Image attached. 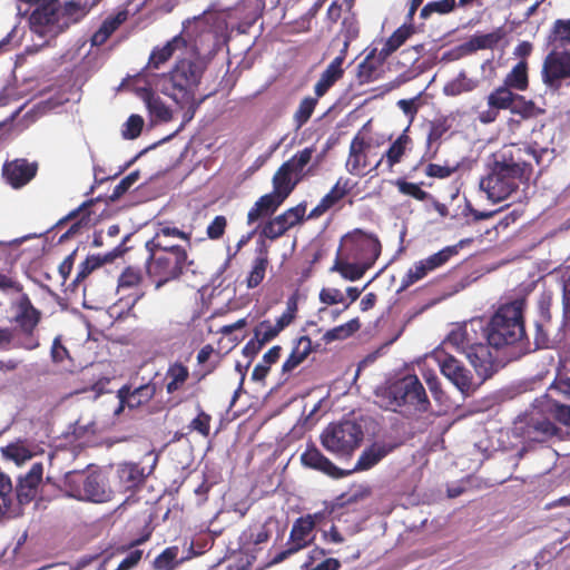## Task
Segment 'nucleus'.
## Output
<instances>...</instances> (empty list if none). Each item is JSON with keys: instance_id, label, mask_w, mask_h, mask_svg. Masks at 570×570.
Masks as SVG:
<instances>
[{"instance_id": "obj_1", "label": "nucleus", "mask_w": 570, "mask_h": 570, "mask_svg": "<svg viewBox=\"0 0 570 570\" xmlns=\"http://www.w3.org/2000/svg\"><path fill=\"white\" fill-rule=\"evenodd\" d=\"M548 148L537 142L510 144L493 155L488 174L481 178L480 188L494 203L515 193L520 185L529 183L534 165L541 166Z\"/></svg>"}, {"instance_id": "obj_2", "label": "nucleus", "mask_w": 570, "mask_h": 570, "mask_svg": "<svg viewBox=\"0 0 570 570\" xmlns=\"http://www.w3.org/2000/svg\"><path fill=\"white\" fill-rule=\"evenodd\" d=\"M375 403L404 416L425 413L431 402L420 379L407 374L375 390Z\"/></svg>"}, {"instance_id": "obj_3", "label": "nucleus", "mask_w": 570, "mask_h": 570, "mask_svg": "<svg viewBox=\"0 0 570 570\" xmlns=\"http://www.w3.org/2000/svg\"><path fill=\"white\" fill-rule=\"evenodd\" d=\"M12 311L11 323L16 327H0V351L37 350L40 346L37 328L42 320L41 311L32 304L27 293L12 303Z\"/></svg>"}, {"instance_id": "obj_4", "label": "nucleus", "mask_w": 570, "mask_h": 570, "mask_svg": "<svg viewBox=\"0 0 570 570\" xmlns=\"http://www.w3.org/2000/svg\"><path fill=\"white\" fill-rule=\"evenodd\" d=\"M443 345H450L466 355L475 372L483 380L494 373L495 356L488 343L487 327L481 322H470L452 330Z\"/></svg>"}, {"instance_id": "obj_5", "label": "nucleus", "mask_w": 570, "mask_h": 570, "mask_svg": "<svg viewBox=\"0 0 570 570\" xmlns=\"http://www.w3.org/2000/svg\"><path fill=\"white\" fill-rule=\"evenodd\" d=\"M205 67L197 60L180 59L160 80V91L180 108L195 109L196 91Z\"/></svg>"}, {"instance_id": "obj_6", "label": "nucleus", "mask_w": 570, "mask_h": 570, "mask_svg": "<svg viewBox=\"0 0 570 570\" xmlns=\"http://www.w3.org/2000/svg\"><path fill=\"white\" fill-rule=\"evenodd\" d=\"M523 308V299H515L498 308L485 326L488 343L493 348L513 345L525 336Z\"/></svg>"}, {"instance_id": "obj_7", "label": "nucleus", "mask_w": 570, "mask_h": 570, "mask_svg": "<svg viewBox=\"0 0 570 570\" xmlns=\"http://www.w3.org/2000/svg\"><path fill=\"white\" fill-rule=\"evenodd\" d=\"M512 435L520 439L523 446L517 456L522 459L532 444L546 443L557 436L561 429L558 428L540 409L532 407L518 415L512 425Z\"/></svg>"}, {"instance_id": "obj_8", "label": "nucleus", "mask_w": 570, "mask_h": 570, "mask_svg": "<svg viewBox=\"0 0 570 570\" xmlns=\"http://www.w3.org/2000/svg\"><path fill=\"white\" fill-rule=\"evenodd\" d=\"M323 448L341 459H351L364 440L361 424L352 420L328 424L320 435Z\"/></svg>"}, {"instance_id": "obj_9", "label": "nucleus", "mask_w": 570, "mask_h": 570, "mask_svg": "<svg viewBox=\"0 0 570 570\" xmlns=\"http://www.w3.org/2000/svg\"><path fill=\"white\" fill-rule=\"evenodd\" d=\"M193 263L188 257L187 249L153 253L146 261V274L155 289H160L166 284L178 281Z\"/></svg>"}, {"instance_id": "obj_10", "label": "nucleus", "mask_w": 570, "mask_h": 570, "mask_svg": "<svg viewBox=\"0 0 570 570\" xmlns=\"http://www.w3.org/2000/svg\"><path fill=\"white\" fill-rule=\"evenodd\" d=\"M66 484L70 489V495L96 503L107 502L111 499V490L107 487L104 475L92 471L87 474L82 472H68Z\"/></svg>"}, {"instance_id": "obj_11", "label": "nucleus", "mask_w": 570, "mask_h": 570, "mask_svg": "<svg viewBox=\"0 0 570 570\" xmlns=\"http://www.w3.org/2000/svg\"><path fill=\"white\" fill-rule=\"evenodd\" d=\"M430 357L438 364L441 374L448 379L462 394L474 391L473 375L463 363L449 353L444 346L434 348Z\"/></svg>"}, {"instance_id": "obj_12", "label": "nucleus", "mask_w": 570, "mask_h": 570, "mask_svg": "<svg viewBox=\"0 0 570 570\" xmlns=\"http://www.w3.org/2000/svg\"><path fill=\"white\" fill-rule=\"evenodd\" d=\"M541 79L552 91L570 85V52L549 49L542 62Z\"/></svg>"}, {"instance_id": "obj_13", "label": "nucleus", "mask_w": 570, "mask_h": 570, "mask_svg": "<svg viewBox=\"0 0 570 570\" xmlns=\"http://www.w3.org/2000/svg\"><path fill=\"white\" fill-rule=\"evenodd\" d=\"M345 247L348 250L347 258L360 261L372 267L382 252V245L377 236L362 229H355L345 236Z\"/></svg>"}, {"instance_id": "obj_14", "label": "nucleus", "mask_w": 570, "mask_h": 570, "mask_svg": "<svg viewBox=\"0 0 570 570\" xmlns=\"http://www.w3.org/2000/svg\"><path fill=\"white\" fill-rule=\"evenodd\" d=\"M30 29L41 37L56 36L60 30L59 0H47L36 7L29 17Z\"/></svg>"}, {"instance_id": "obj_15", "label": "nucleus", "mask_w": 570, "mask_h": 570, "mask_svg": "<svg viewBox=\"0 0 570 570\" xmlns=\"http://www.w3.org/2000/svg\"><path fill=\"white\" fill-rule=\"evenodd\" d=\"M297 298L295 295L291 296L286 302V309L283 314L277 317L275 323H272L269 320L261 321L253 330V336L262 343V345H266L276 338L279 333L289 326L297 314Z\"/></svg>"}, {"instance_id": "obj_16", "label": "nucleus", "mask_w": 570, "mask_h": 570, "mask_svg": "<svg viewBox=\"0 0 570 570\" xmlns=\"http://www.w3.org/2000/svg\"><path fill=\"white\" fill-rule=\"evenodd\" d=\"M144 281L139 268L128 266L118 277L117 294L120 295L119 303L130 311L144 296L145 292L140 287Z\"/></svg>"}, {"instance_id": "obj_17", "label": "nucleus", "mask_w": 570, "mask_h": 570, "mask_svg": "<svg viewBox=\"0 0 570 570\" xmlns=\"http://www.w3.org/2000/svg\"><path fill=\"white\" fill-rule=\"evenodd\" d=\"M306 213V203H299L298 205L286 209L281 215L268 219L261 230V235L275 240L282 237L292 227L301 224L304 220Z\"/></svg>"}, {"instance_id": "obj_18", "label": "nucleus", "mask_w": 570, "mask_h": 570, "mask_svg": "<svg viewBox=\"0 0 570 570\" xmlns=\"http://www.w3.org/2000/svg\"><path fill=\"white\" fill-rule=\"evenodd\" d=\"M43 465L40 462L33 463L30 470L18 478L13 494L14 507L22 513V508L32 502L39 492L42 482Z\"/></svg>"}, {"instance_id": "obj_19", "label": "nucleus", "mask_w": 570, "mask_h": 570, "mask_svg": "<svg viewBox=\"0 0 570 570\" xmlns=\"http://www.w3.org/2000/svg\"><path fill=\"white\" fill-rule=\"evenodd\" d=\"M301 463L307 469L315 470L336 480L351 475V471H345L335 465L314 443L306 445V449L301 454Z\"/></svg>"}, {"instance_id": "obj_20", "label": "nucleus", "mask_w": 570, "mask_h": 570, "mask_svg": "<svg viewBox=\"0 0 570 570\" xmlns=\"http://www.w3.org/2000/svg\"><path fill=\"white\" fill-rule=\"evenodd\" d=\"M515 94L517 92L511 91L503 85L495 87L487 96L488 108L479 114V120L482 124H491L498 119L501 110L510 111L515 99Z\"/></svg>"}, {"instance_id": "obj_21", "label": "nucleus", "mask_w": 570, "mask_h": 570, "mask_svg": "<svg viewBox=\"0 0 570 570\" xmlns=\"http://www.w3.org/2000/svg\"><path fill=\"white\" fill-rule=\"evenodd\" d=\"M94 205V200L89 199L83 202L78 208L71 210L68 215L60 218L55 228H61L67 223H71L70 227L60 236L59 243H62L75 235L80 234L82 229L88 228L91 223L90 207Z\"/></svg>"}, {"instance_id": "obj_22", "label": "nucleus", "mask_w": 570, "mask_h": 570, "mask_svg": "<svg viewBox=\"0 0 570 570\" xmlns=\"http://www.w3.org/2000/svg\"><path fill=\"white\" fill-rule=\"evenodd\" d=\"M37 171L38 165L36 163H29L23 158L7 161L2 168L3 178L16 189L23 187L32 180Z\"/></svg>"}, {"instance_id": "obj_23", "label": "nucleus", "mask_w": 570, "mask_h": 570, "mask_svg": "<svg viewBox=\"0 0 570 570\" xmlns=\"http://www.w3.org/2000/svg\"><path fill=\"white\" fill-rule=\"evenodd\" d=\"M356 184L350 178L340 177L331 190L320 200V203L309 212L307 218H318L327 210L337 205L346 195H348Z\"/></svg>"}, {"instance_id": "obj_24", "label": "nucleus", "mask_w": 570, "mask_h": 570, "mask_svg": "<svg viewBox=\"0 0 570 570\" xmlns=\"http://www.w3.org/2000/svg\"><path fill=\"white\" fill-rule=\"evenodd\" d=\"M101 0H67L59 2L60 30L81 21Z\"/></svg>"}, {"instance_id": "obj_25", "label": "nucleus", "mask_w": 570, "mask_h": 570, "mask_svg": "<svg viewBox=\"0 0 570 570\" xmlns=\"http://www.w3.org/2000/svg\"><path fill=\"white\" fill-rule=\"evenodd\" d=\"M118 399L120 409L128 406L130 409L139 407L147 404L156 394V384L148 382L134 386L131 383L121 386L118 390Z\"/></svg>"}, {"instance_id": "obj_26", "label": "nucleus", "mask_w": 570, "mask_h": 570, "mask_svg": "<svg viewBox=\"0 0 570 570\" xmlns=\"http://www.w3.org/2000/svg\"><path fill=\"white\" fill-rule=\"evenodd\" d=\"M409 128L391 144L389 149L383 154L375 165L371 168L372 170H379L381 166H385L387 171H393L395 165L400 164L406 154V150L411 149L412 138L407 135Z\"/></svg>"}, {"instance_id": "obj_27", "label": "nucleus", "mask_w": 570, "mask_h": 570, "mask_svg": "<svg viewBox=\"0 0 570 570\" xmlns=\"http://www.w3.org/2000/svg\"><path fill=\"white\" fill-rule=\"evenodd\" d=\"M348 42L345 41L340 55L335 57L326 69L321 73L318 81L315 83L314 92L317 97H323L334 83L344 75L343 63L346 58Z\"/></svg>"}, {"instance_id": "obj_28", "label": "nucleus", "mask_w": 570, "mask_h": 570, "mask_svg": "<svg viewBox=\"0 0 570 570\" xmlns=\"http://www.w3.org/2000/svg\"><path fill=\"white\" fill-rule=\"evenodd\" d=\"M370 149L371 144L365 139V137L360 134L354 136L350 144L348 158L346 161V169L350 174L357 175L360 169L370 166Z\"/></svg>"}, {"instance_id": "obj_29", "label": "nucleus", "mask_w": 570, "mask_h": 570, "mask_svg": "<svg viewBox=\"0 0 570 570\" xmlns=\"http://www.w3.org/2000/svg\"><path fill=\"white\" fill-rule=\"evenodd\" d=\"M151 469L146 471L139 463L124 462L117 466V478L125 491H132L141 487Z\"/></svg>"}, {"instance_id": "obj_30", "label": "nucleus", "mask_w": 570, "mask_h": 570, "mask_svg": "<svg viewBox=\"0 0 570 570\" xmlns=\"http://www.w3.org/2000/svg\"><path fill=\"white\" fill-rule=\"evenodd\" d=\"M548 49L570 52V18L556 19L546 36Z\"/></svg>"}, {"instance_id": "obj_31", "label": "nucleus", "mask_w": 570, "mask_h": 570, "mask_svg": "<svg viewBox=\"0 0 570 570\" xmlns=\"http://www.w3.org/2000/svg\"><path fill=\"white\" fill-rule=\"evenodd\" d=\"M315 528V520L311 514L298 518L291 530L288 546L293 547V550H302L309 546L314 539L312 532Z\"/></svg>"}, {"instance_id": "obj_32", "label": "nucleus", "mask_w": 570, "mask_h": 570, "mask_svg": "<svg viewBox=\"0 0 570 570\" xmlns=\"http://www.w3.org/2000/svg\"><path fill=\"white\" fill-rule=\"evenodd\" d=\"M183 33L175 36L163 47L154 48L149 56L148 67L159 69L176 51L187 48L188 41Z\"/></svg>"}, {"instance_id": "obj_33", "label": "nucleus", "mask_w": 570, "mask_h": 570, "mask_svg": "<svg viewBox=\"0 0 570 570\" xmlns=\"http://www.w3.org/2000/svg\"><path fill=\"white\" fill-rule=\"evenodd\" d=\"M393 449V445L375 442L363 450L354 468L348 471H351V474L354 472L367 471L391 453Z\"/></svg>"}, {"instance_id": "obj_34", "label": "nucleus", "mask_w": 570, "mask_h": 570, "mask_svg": "<svg viewBox=\"0 0 570 570\" xmlns=\"http://www.w3.org/2000/svg\"><path fill=\"white\" fill-rule=\"evenodd\" d=\"M256 257L253 261L252 268L246 278L248 288L257 287L265 278L266 269L269 265L268 246L262 242L256 249Z\"/></svg>"}, {"instance_id": "obj_35", "label": "nucleus", "mask_w": 570, "mask_h": 570, "mask_svg": "<svg viewBox=\"0 0 570 570\" xmlns=\"http://www.w3.org/2000/svg\"><path fill=\"white\" fill-rule=\"evenodd\" d=\"M273 191L277 198L285 202L292 194L299 180L289 174L288 165H281L273 176Z\"/></svg>"}, {"instance_id": "obj_36", "label": "nucleus", "mask_w": 570, "mask_h": 570, "mask_svg": "<svg viewBox=\"0 0 570 570\" xmlns=\"http://www.w3.org/2000/svg\"><path fill=\"white\" fill-rule=\"evenodd\" d=\"M501 85L517 94L528 90L530 85L528 61L520 60L514 65L505 75Z\"/></svg>"}, {"instance_id": "obj_37", "label": "nucleus", "mask_w": 570, "mask_h": 570, "mask_svg": "<svg viewBox=\"0 0 570 570\" xmlns=\"http://www.w3.org/2000/svg\"><path fill=\"white\" fill-rule=\"evenodd\" d=\"M284 202L274 194H265L259 197L247 214V224L252 225L263 217L273 215Z\"/></svg>"}, {"instance_id": "obj_38", "label": "nucleus", "mask_w": 570, "mask_h": 570, "mask_svg": "<svg viewBox=\"0 0 570 570\" xmlns=\"http://www.w3.org/2000/svg\"><path fill=\"white\" fill-rule=\"evenodd\" d=\"M127 19L128 11L126 9L107 17L99 29L92 35L91 45L96 47L102 46Z\"/></svg>"}, {"instance_id": "obj_39", "label": "nucleus", "mask_w": 570, "mask_h": 570, "mask_svg": "<svg viewBox=\"0 0 570 570\" xmlns=\"http://www.w3.org/2000/svg\"><path fill=\"white\" fill-rule=\"evenodd\" d=\"M312 352V340L304 335L296 341V345L293 347L289 356L285 360L282 365L283 374H291L296 367H298Z\"/></svg>"}, {"instance_id": "obj_40", "label": "nucleus", "mask_w": 570, "mask_h": 570, "mask_svg": "<svg viewBox=\"0 0 570 570\" xmlns=\"http://www.w3.org/2000/svg\"><path fill=\"white\" fill-rule=\"evenodd\" d=\"M16 518L20 511L14 507L13 487L11 479L0 470V517Z\"/></svg>"}, {"instance_id": "obj_41", "label": "nucleus", "mask_w": 570, "mask_h": 570, "mask_svg": "<svg viewBox=\"0 0 570 570\" xmlns=\"http://www.w3.org/2000/svg\"><path fill=\"white\" fill-rule=\"evenodd\" d=\"M314 153L313 147H306L302 150H298L288 160L283 163V165H288L289 174H292L295 178L299 180V183L307 176L312 175L311 168L305 170V167L312 160Z\"/></svg>"}, {"instance_id": "obj_42", "label": "nucleus", "mask_w": 570, "mask_h": 570, "mask_svg": "<svg viewBox=\"0 0 570 570\" xmlns=\"http://www.w3.org/2000/svg\"><path fill=\"white\" fill-rule=\"evenodd\" d=\"M507 36L503 27H498L489 33H475L468 40L472 53L479 50L494 49Z\"/></svg>"}, {"instance_id": "obj_43", "label": "nucleus", "mask_w": 570, "mask_h": 570, "mask_svg": "<svg viewBox=\"0 0 570 570\" xmlns=\"http://www.w3.org/2000/svg\"><path fill=\"white\" fill-rule=\"evenodd\" d=\"M142 99L145 105L150 114V116L161 122H168L173 118L171 110L169 107L160 99V97L156 96L151 90H145L142 94Z\"/></svg>"}, {"instance_id": "obj_44", "label": "nucleus", "mask_w": 570, "mask_h": 570, "mask_svg": "<svg viewBox=\"0 0 570 570\" xmlns=\"http://www.w3.org/2000/svg\"><path fill=\"white\" fill-rule=\"evenodd\" d=\"M115 255L112 253H108L106 255H89L87 258L79 265L77 275L72 281V285L78 286L85 278H87L95 269L101 267L106 263L112 262Z\"/></svg>"}, {"instance_id": "obj_45", "label": "nucleus", "mask_w": 570, "mask_h": 570, "mask_svg": "<svg viewBox=\"0 0 570 570\" xmlns=\"http://www.w3.org/2000/svg\"><path fill=\"white\" fill-rule=\"evenodd\" d=\"M370 268V266L360 261L348 262L341 257H337L334 262L332 271L338 272L341 276L345 279L355 282L362 278L366 271H368Z\"/></svg>"}, {"instance_id": "obj_46", "label": "nucleus", "mask_w": 570, "mask_h": 570, "mask_svg": "<svg viewBox=\"0 0 570 570\" xmlns=\"http://www.w3.org/2000/svg\"><path fill=\"white\" fill-rule=\"evenodd\" d=\"M512 115L520 116L521 119H533L546 114V109L537 106L532 99H527L520 94H515L512 108L510 110Z\"/></svg>"}, {"instance_id": "obj_47", "label": "nucleus", "mask_w": 570, "mask_h": 570, "mask_svg": "<svg viewBox=\"0 0 570 570\" xmlns=\"http://www.w3.org/2000/svg\"><path fill=\"white\" fill-rule=\"evenodd\" d=\"M414 33V26L404 23L397 28L385 41L380 55L385 59L394 51H396Z\"/></svg>"}, {"instance_id": "obj_48", "label": "nucleus", "mask_w": 570, "mask_h": 570, "mask_svg": "<svg viewBox=\"0 0 570 570\" xmlns=\"http://www.w3.org/2000/svg\"><path fill=\"white\" fill-rule=\"evenodd\" d=\"M478 86L476 79L469 78L465 71H461L454 79L445 83L443 92L445 96L456 97L473 91Z\"/></svg>"}, {"instance_id": "obj_49", "label": "nucleus", "mask_w": 570, "mask_h": 570, "mask_svg": "<svg viewBox=\"0 0 570 570\" xmlns=\"http://www.w3.org/2000/svg\"><path fill=\"white\" fill-rule=\"evenodd\" d=\"M166 377L169 380L166 384V391L168 394H173L180 390L188 380V367L180 362H175L169 365L166 372Z\"/></svg>"}, {"instance_id": "obj_50", "label": "nucleus", "mask_w": 570, "mask_h": 570, "mask_svg": "<svg viewBox=\"0 0 570 570\" xmlns=\"http://www.w3.org/2000/svg\"><path fill=\"white\" fill-rule=\"evenodd\" d=\"M375 49L357 66L356 79L360 85L370 83L379 78L380 62L375 61Z\"/></svg>"}, {"instance_id": "obj_51", "label": "nucleus", "mask_w": 570, "mask_h": 570, "mask_svg": "<svg viewBox=\"0 0 570 570\" xmlns=\"http://www.w3.org/2000/svg\"><path fill=\"white\" fill-rule=\"evenodd\" d=\"M318 98L315 95V97L308 96L301 100L298 108L293 115V124L296 130H299L311 119L318 104Z\"/></svg>"}, {"instance_id": "obj_52", "label": "nucleus", "mask_w": 570, "mask_h": 570, "mask_svg": "<svg viewBox=\"0 0 570 570\" xmlns=\"http://www.w3.org/2000/svg\"><path fill=\"white\" fill-rule=\"evenodd\" d=\"M458 7L456 0H436L428 2L420 11V18L429 19L433 13L448 14Z\"/></svg>"}, {"instance_id": "obj_53", "label": "nucleus", "mask_w": 570, "mask_h": 570, "mask_svg": "<svg viewBox=\"0 0 570 570\" xmlns=\"http://www.w3.org/2000/svg\"><path fill=\"white\" fill-rule=\"evenodd\" d=\"M146 249L148 254L153 253H170L177 249H186L184 246L173 244L169 237H165L158 233L146 243Z\"/></svg>"}, {"instance_id": "obj_54", "label": "nucleus", "mask_w": 570, "mask_h": 570, "mask_svg": "<svg viewBox=\"0 0 570 570\" xmlns=\"http://www.w3.org/2000/svg\"><path fill=\"white\" fill-rule=\"evenodd\" d=\"M552 323L535 322L534 344L537 348H550L557 343V338L551 337Z\"/></svg>"}, {"instance_id": "obj_55", "label": "nucleus", "mask_w": 570, "mask_h": 570, "mask_svg": "<svg viewBox=\"0 0 570 570\" xmlns=\"http://www.w3.org/2000/svg\"><path fill=\"white\" fill-rule=\"evenodd\" d=\"M458 253V245L446 246L439 250L438 253H434L428 258H425L424 262L426 266L430 268V271L433 272L445 265Z\"/></svg>"}, {"instance_id": "obj_56", "label": "nucleus", "mask_w": 570, "mask_h": 570, "mask_svg": "<svg viewBox=\"0 0 570 570\" xmlns=\"http://www.w3.org/2000/svg\"><path fill=\"white\" fill-rule=\"evenodd\" d=\"M429 273L430 268L426 266L424 259L416 262L403 276L401 281V288L405 289L416 282L423 279Z\"/></svg>"}, {"instance_id": "obj_57", "label": "nucleus", "mask_w": 570, "mask_h": 570, "mask_svg": "<svg viewBox=\"0 0 570 570\" xmlns=\"http://www.w3.org/2000/svg\"><path fill=\"white\" fill-rule=\"evenodd\" d=\"M210 424H212V415L206 413L199 405H198V413L197 416L194 417L189 424L187 425V429L189 432H197L203 438H208L210 434Z\"/></svg>"}, {"instance_id": "obj_58", "label": "nucleus", "mask_w": 570, "mask_h": 570, "mask_svg": "<svg viewBox=\"0 0 570 570\" xmlns=\"http://www.w3.org/2000/svg\"><path fill=\"white\" fill-rule=\"evenodd\" d=\"M179 549L178 547L166 548L156 559L154 560V568L156 570H174L178 564L176 561Z\"/></svg>"}, {"instance_id": "obj_59", "label": "nucleus", "mask_w": 570, "mask_h": 570, "mask_svg": "<svg viewBox=\"0 0 570 570\" xmlns=\"http://www.w3.org/2000/svg\"><path fill=\"white\" fill-rule=\"evenodd\" d=\"M6 458L21 464L32 458V452L22 443H10L2 449Z\"/></svg>"}, {"instance_id": "obj_60", "label": "nucleus", "mask_w": 570, "mask_h": 570, "mask_svg": "<svg viewBox=\"0 0 570 570\" xmlns=\"http://www.w3.org/2000/svg\"><path fill=\"white\" fill-rule=\"evenodd\" d=\"M395 186L401 194L413 197L420 202H424L430 197V194L423 190L419 184L410 183L405 179H397Z\"/></svg>"}, {"instance_id": "obj_61", "label": "nucleus", "mask_w": 570, "mask_h": 570, "mask_svg": "<svg viewBox=\"0 0 570 570\" xmlns=\"http://www.w3.org/2000/svg\"><path fill=\"white\" fill-rule=\"evenodd\" d=\"M144 119L139 115H131L124 125L121 131L125 139H136L142 130Z\"/></svg>"}, {"instance_id": "obj_62", "label": "nucleus", "mask_w": 570, "mask_h": 570, "mask_svg": "<svg viewBox=\"0 0 570 570\" xmlns=\"http://www.w3.org/2000/svg\"><path fill=\"white\" fill-rule=\"evenodd\" d=\"M140 177L139 170H134L130 174H128L126 177H124L114 188L112 191V199H117L121 197L125 193H127L134 184L137 183V180Z\"/></svg>"}, {"instance_id": "obj_63", "label": "nucleus", "mask_w": 570, "mask_h": 570, "mask_svg": "<svg viewBox=\"0 0 570 570\" xmlns=\"http://www.w3.org/2000/svg\"><path fill=\"white\" fill-rule=\"evenodd\" d=\"M227 227V219L223 215L216 216L207 226L206 234L209 239L217 240L223 237Z\"/></svg>"}, {"instance_id": "obj_64", "label": "nucleus", "mask_w": 570, "mask_h": 570, "mask_svg": "<svg viewBox=\"0 0 570 570\" xmlns=\"http://www.w3.org/2000/svg\"><path fill=\"white\" fill-rule=\"evenodd\" d=\"M449 129L450 125L445 118L433 121L428 134V144L440 140Z\"/></svg>"}]
</instances>
